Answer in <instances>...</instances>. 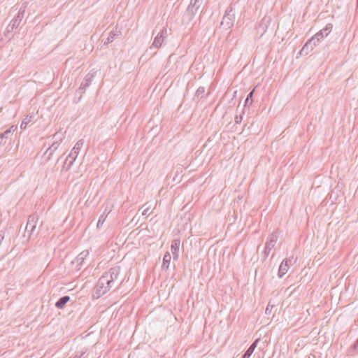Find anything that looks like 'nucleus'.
<instances>
[{
  "label": "nucleus",
  "instance_id": "f257e3e1",
  "mask_svg": "<svg viewBox=\"0 0 358 358\" xmlns=\"http://www.w3.org/2000/svg\"><path fill=\"white\" fill-rule=\"evenodd\" d=\"M331 30L332 25L331 24H327L323 29L315 34L314 36L306 42L300 51V54L307 55L310 51L313 50V48L317 46L320 40L327 36L331 33Z\"/></svg>",
  "mask_w": 358,
  "mask_h": 358
},
{
  "label": "nucleus",
  "instance_id": "f03ea898",
  "mask_svg": "<svg viewBox=\"0 0 358 358\" xmlns=\"http://www.w3.org/2000/svg\"><path fill=\"white\" fill-rule=\"evenodd\" d=\"M107 276L101 275V278L99 279L96 285L94 288V298H100L101 296L104 295L108 291H109L113 287L112 285H108L109 281L107 279Z\"/></svg>",
  "mask_w": 358,
  "mask_h": 358
},
{
  "label": "nucleus",
  "instance_id": "7ed1b4c3",
  "mask_svg": "<svg viewBox=\"0 0 358 358\" xmlns=\"http://www.w3.org/2000/svg\"><path fill=\"white\" fill-rule=\"evenodd\" d=\"M84 145V141L83 139L79 140L74 147L73 148L71 153L67 156L66 160L64 162V164L63 166L62 170H65L66 171H69L76 159L77 158L80 150L83 148Z\"/></svg>",
  "mask_w": 358,
  "mask_h": 358
},
{
  "label": "nucleus",
  "instance_id": "20e7f679",
  "mask_svg": "<svg viewBox=\"0 0 358 358\" xmlns=\"http://www.w3.org/2000/svg\"><path fill=\"white\" fill-rule=\"evenodd\" d=\"M234 9L231 6H229L226 11L225 14L222 18V20L220 23V27L225 29L229 30L230 29L234 23Z\"/></svg>",
  "mask_w": 358,
  "mask_h": 358
},
{
  "label": "nucleus",
  "instance_id": "39448f33",
  "mask_svg": "<svg viewBox=\"0 0 358 358\" xmlns=\"http://www.w3.org/2000/svg\"><path fill=\"white\" fill-rule=\"evenodd\" d=\"M120 271L121 268L120 266H115L111 268L108 272H106L102 275L107 276V279L109 281L108 285H112L113 287H114L116 282H118L120 285L122 283V281L119 280Z\"/></svg>",
  "mask_w": 358,
  "mask_h": 358
},
{
  "label": "nucleus",
  "instance_id": "423d86ee",
  "mask_svg": "<svg viewBox=\"0 0 358 358\" xmlns=\"http://www.w3.org/2000/svg\"><path fill=\"white\" fill-rule=\"evenodd\" d=\"M39 216L37 214H32L28 217L27 223L25 227V231L28 233V237L30 238L34 234L38 222Z\"/></svg>",
  "mask_w": 358,
  "mask_h": 358
},
{
  "label": "nucleus",
  "instance_id": "0eeeda50",
  "mask_svg": "<svg viewBox=\"0 0 358 358\" xmlns=\"http://www.w3.org/2000/svg\"><path fill=\"white\" fill-rule=\"evenodd\" d=\"M24 13L25 8L21 7L17 15L11 20V22L7 27L6 30L8 32L13 31V29H17L19 27L24 16Z\"/></svg>",
  "mask_w": 358,
  "mask_h": 358
},
{
  "label": "nucleus",
  "instance_id": "6e6552de",
  "mask_svg": "<svg viewBox=\"0 0 358 358\" xmlns=\"http://www.w3.org/2000/svg\"><path fill=\"white\" fill-rule=\"evenodd\" d=\"M278 241V236L275 234H272L270 235L268 238V241L266 243L265 249L264 253L265 255V257H267L271 252V250L275 247Z\"/></svg>",
  "mask_w": 358,
  "mask_h": 358
},
{
  "label": "nucleus",
  "instance_id": "1a4fd4ad",
  "mask_svg": "<svg viewBox=\"0 0 358 358\" xmlns=\"http://www.w3.org/2000/svg\"><path fill=\"white\" fill-rule=\"evenodd\" d=\"M203 0H191L189 5L187 7V13L191 16H193L201 7Z\"/></svg>",
  "mask_w": 358,
  "mask_h": 358
},
{
  "label": "nucleus",
  "instance_id": "9d476101",
  "mask_svg": "<svg viewBox=\"0 0 358 358\" xmlns=\"http://www.w3.org/2000/svg\"><path fill=\"white\" fill-rule=\"evenodd\" d=\"M271 22V20L270 17H264L262 18V20L257 28V31H258V32L260 33L261 36H263V34L266 31Z\"/></svg>",
  "mask_w": 358,
  "mask_h": 358
},
{
  "label": "nucleus",
  "instance_id": "9b49d317",
  "mask_svg": "<svg viewBox=\"0 0 358 358\" xmlns=\"http://www.w3.org/2000/svg\"><path fill=\"white\" fill-rule=\"evenodd\" d=\"M292 259H284L278 269V276L279 278H282L289 271V266H287V262L292 263Z\"/></svg>",
  "mask_w": 358,
  "mask_h": 358
},
{
  "label": "nucleus",
  "instance_id": "f8f14e48",
  "mask_svg": "<svg viewBox=\"0 0 358 358\" xmlns=\"http://www.w3.org/2000/svg\"><path fill=\"white\" fill-rule=\"evenodd\" d=\"M93 79V75L88 73L84 78L83 82L81 83L78 91H80L81 94L84 93L85 90L91 85Z\"/></svg>",
  "mask_w": 358,
  "mask_h": 358
},
{
  "label": "nucleus",
  "instance_id": "ddd939ff",
  "mask_svg": "<svg viewBox=\"0 0 358 358\" xmlns=\"http://www.w3.org/2000/svg\"><path fill=\"white\" fill-rule=\"evenodd\" d=\"M16 128H17L16 126L13 125L9 129L6 130L4 132L0 134V145L3 144V140L8 139L11 136V135L15 131ZM4 143H5V142L3 143V144Z\"/></svg>",
  "mask_w": 358,
  "mask_h": 358
},
{
  "label": "nucleus",
  "instance_id": "4468645a",
  "mask_svg": "<svg viewBox=\"0 0 358 358\" xmlns=\"http://www.w3.org/2000/svg\"><path fill=\"white\" fill-rule=\"evenodd\" d=\"M180 245V242L178 239L174 240L172 242L171 249V252H172V254H173V259H177L178 257Z\"/></svg>",
  "mask_w": 358,
  "mask_h": 358
},
{
  "label": "nucleus",
  "instance_id": "2eb2a0df",
  "mask_svg": "<svg viewBox=\"0 0 358 358\" xmlns=\"http://www.w3.org/2000/svg\"><path fill=\"white\" fill-rule=\"evenodd\" d=\"M70 301L69 296H64L59 299V300L56 302L55 306L59 309H62L65 305Z\"/></svg>",
  "mask_w": 358,
  "mask_h": 358
},
{
  "label": "nucleus",
  "instance_id": "dca6fc26",
  "mask_svg": "<svg viewBox=\"0 0 358 358\" xmlns=\"http://www.w3.org/2000/svg\"><path fill=\"white\" fill-rule=\"evenodd\" d=\"M89 255L87 250L83 251L76 257V261L78 264L82 265L85 258Z\"/></svg>",
  "mask_w": 358,
  "mask_h": 358
},
{
  "label": "nucleus",
  "instance_id": "f3484780",
  "mask_svg": "<svg viewBox=\"0 0 358 358\" xmlns=\"http://www.w3.org/2000/svg\"><path fill=\"white\" fill-rule=\"evenodd\" d=\"M171 256L169 253H166L163 259L162 268H168L171 262Z\"/></svg>",
  "mask_w": 358,
  "mask_h": 358
},
{
  "label": "nucleus",
  "instance_id": "a211bd4d",
  "mask_svg": "<svg viewBox=\"0 0 358 358\" xmlns=\"http://www.w3.org/2000/svg\"><path fill=\"white\" fill-rule=\"evenodd\" d=\"M59 143L58 142H54L46 150V152H50L49 156L48 157V159H50V157L53 154V152L58 148Z\"/></svg>",
  "mask_w": 358,
  "mask_h": 358
},
{
  "label": "nucleus",
  "instance_id": "6ab92c4d",
  "mask_svg": "<svg viewBox=\"0 0 358 358\" xmlns=\"http://www.w3.org/2000/svg\"><path fill=\"white\" fill-rule=\"evenodd\" d=\"M33 116L27 115L26 117L22 120L20 127L22 129H25L27 128V124L32 121Z\"/></svg>",
  "mask_w": 358,
  "mask_h": 358
},
{
  "label": "nucleus",
  "instance_id": "aec40b11",
  "mask_svg": "<svg viewBox=\"0 0 358 358\" xmlns=\"http://www.w3.org/2000/svg\"><path fill=\"white\" fill-rule=\"evenodd\" d=\"M166 34L167 29L166 28L160 31V36H158V44L160 43V45L163 43Z\"/></svg>",
  "mask_w": 358,
  "mask_h": 358
},
{
  "label": "nucleus",
  "instance_id": "412c9836",
  "mask_svg": "<svg viewBox=\"0 0 358 358\" xmlns=\"http://www.w3.org/2000/svg\"><path fill=\"white\" fill-rule=\"evenodd\" d=\"M87 351L86 348H83L75 352L73 358H81Z\"/></svg>",
  "mask_w": 358,
  "mask_h": 358
},
{
  "label": "nucleus",
  "instance_id": "4be33fe9",
  "mask_svg": "<svg viewBox=\"0 0 358 358\" xmlns=\"http://www.w3.org/2000/svg\"><path fill=\"white\" fill-rule=\"evenodd\" d=\"M117 34L114 31H110L109 36L107 37L106 40L104 41V45H108L112 43Z\"/></svg>",
  "mask_w": 358,
  "mask_h": 358
},
{
  "label": "nucleus",
  "instance_id": "5701e85b",
  "mask_svg": "<svg viewBox=\"0 0 358 358\" xmlns=\"http://www.w3.org/2000/svg\"><path fill=\"white\" fill-rule=\"evenodd\" d=\"M254 91L255 90H253L252 91H251L247 96V98L245 101V105L247 106V105H250L252 104V96H253V93H254Z\"/></svg>",
  "mask_w": 358,
  "mask_h": 358
},
{
  "label": "nucleus",
  "instance_id": "b1692460",
  "mask_svg": "<svg viewBox=\"0 0 358 358\" xmlns=\"http://www.w3.org/2000/svg\"><path fill=\"white\" fill-rule=\"evenodd\" d=\"M106 215H105L104 213L102 214L99 217V219L97 222V228H99L104 223V222L106 221Z\"/></svg>",
  "mask_w": 358,
  "mask_h": 358
},
{
  "label": "nucleus",
  "instance_id": "393cba45",
  "mask_svg": "<svg viewBox=\"0 0 358 358\" xmlns=\"http://www.w3.org/2000/svg\"><path fill=\"white\" fill-rule=\"evenodd\" d=\"M150 205L146 208H145L142 211V215L144 216H148L150 215L151 212L150 211Z\"/></svg>",
  "mask_w": 358,
  "mask_h": 358
},
{
  "label": "nucleus",
  "instance_id": "a878e982",
  "mask_svg": "<svg viewBox=\"0 0 358 358\" xmlns=\"http://www.w3.org/2000/svg\"><path fill=\"white\" fill-rule=\"evenodd\" d=\"M252 353H253V351L251 350L250 348H248L242 357L243 358H250Z\"/></svg>",
  "mask_w": 358,
  "mask_h": 358
},
{
  "label": "nucleus",
  "instance_id": "bb28decb",
  "mask_svg": "<svg viewBox=\"0 0 358 358\" xmlns=\"http://www.w3.org/2000/svg\"><path fill=\"white\" fill-rule=\"evenodd\" d=\"M259 341V339L257 338L256 339L254 343L249 347V348L252 350L254 352L255 349L257 347V345L258 343V342Z\"/></svg>",
  "mask_w": 358,
  "mask_h": 358
},
{
  "label": "nucleus",
  "instance_id": "cd10ccee",
  "mask_svg": "<svg viewBox=\"0 0 358 358\" xmlns=\"http://www.w3.org/2000/svg\"><path fill=\"white\" fill-rule=\"evenodd\" d=\"M273 307V305H271V303H269L265 310V313L266 314H270L271 312V309Z\"/></svg>",
  "mask_w": 358,
  "mask_h": 358
},
{
  "label": "nucleus",
  "instance_id": "c85d7f7f",
  "mask_svg": "<svg viewBox=\"0 0 358 358\" xmlns=\"http://www.w3.org/2000/svg\"><path fill=\"white\" fill-rule=\"evenodd\" d=\"M157 48V36H155L153 39L152 44L151 47L150 48V50H152L153 48Z\"/></svg>",
  "mask_w": 358,
  "mask_h": 358
},
{
  "label": "nucleus",
  "instance_id": "c756f323",
  "mask_svg": "<svg viewBox=\"0 0 358 358\" xmlns=\"http://www.w3.org/2000/svg\"><path fill=\"white\" fill-rule=\"evenodd\" d=\"M242 120H243L242 115H236L235 117V122L236 124L241 123Z\"/></svg>",
  "mask_w": 358,
  "mask_h": 358
},
{
  "label": "nucleus",
  "instance_id": "7c9ffc66",
  "mask_svg": "<svg viewBox=\"0 0 358 358\" xmlns=\"http://www.w3.org/2000/svg\"><path fill=\"white\" fill-rule=\"evenodd\" d=\"M289 259H292V263L287 262V266H289V268L296 262V259H294L293 257H290Z\"/></svg>",
  "mask_w": 358,
  "mask_h": 358
},
{
  "label": "nucleus",
  "instance_id": "2f4dec72",
  "mask_svg": "<svg viewBox=\"0 0 358 358\" xmlns=\"http://www.w3.org/2000/svg\"><path fill=\"white\" fill-rule=\"evenodd\" d=\"M3 238H4V236L3 235L0 234V245L1 244Z\"/></svg>",
  "mask_w": 358,
  "mask_h": 358
},
{
  "label": "nucleus",
  "instance_id": "473e14b6",
  "mask_svg": "<svg viewBox=\"0 0 358 358\" xmlns=\"http://www.w3.org/2000/svg\"><path fill=\"white\" fill-rule=\"evenodd\" d=\"M204 92L203 88H202V89L199 88V89H198V90H197V92H198V93H199V92Z\"/></svg>",
  "mask_w": 358,
  "mask_h": 358
},
{
  "label": "nucleus",
  "instance_id": "72a5a7b5",
  "mask_svg": "<svg viewBox=\"0 0 358 358\" xmlns=\"http://www.w3.org/2000/svg\"><path fill=\"white\" fill-rule=\"evenodd\" d=\"M358 346V339L356 341V342L354 344V348H356Z\"/></svg>",
  "mask_w": 358,
  "mask_h": 358
},
{
  "label": "nucleus",
  "instance_id": "f704fd0d",
  "mask_svg": "<svg viewBox=\"0 0 358 358\" xmlns=\"http://www.w3.org/2000/svg\"><path fill=\"white\" fill-rule=\"evenodd\" d=\"M151 54H152V55H155L156 54V52L151 53Z\"/></svg>",
  "mask_w": 358,
  "mask_h": 358
},
{
  "label": "nucleus",
  "instance_id": "c9c22d12",
  "mask_svg": "<svg viewBox=\"0 0 358 358\" xmlns=\"http://www.w3.org/2000/svg\"><path fill=\"white\" fill-rule=\"evenodd\" d=\"M147 205H148V203H145V205L142 207V208H144Z\"/></svg>",
  "mask_w": 358,
  "mask_h": 358
},
{
  "label": "nucleus",
  "instance_id": "e433bc0d",
  "mask_svg": "<svg viewBox=\"0 0 358 358\" xmlns=\"http://www.w3.org/2000/svg\"><path fill=\"white\" fill-rule=\"evenodd\" d=\"M357 8H358V0H357Z\"/></svg>",
  "mask_w": 358,
  "mask_h": 358
}]
</instances>
